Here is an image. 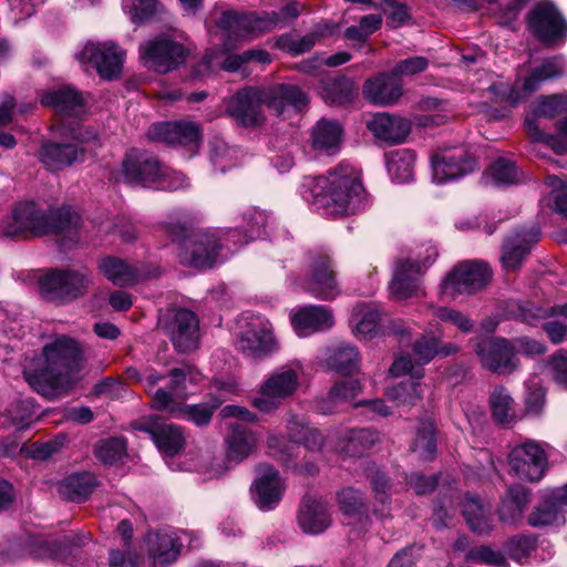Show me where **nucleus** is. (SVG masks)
I'll use <instances>...</instances> for the list:
<instances>
[{"label": "nucleus", "mask_w": 567, "mask_h": 567, "mask_svg": "<svg viewBox=\"0 0 567 567\" xmlns=\"http://www.w3.org/2000/svg\"><path fill=\"white\" fill-rule=\"evenodd\" d=\"M301 195L328 218L354 215L369 204L360 169L340 163L323 176L305 177Z\"/></svg>", "instance_id": "obj_1"}, {"label": "nucleus", "mask_w": 567, "mask_h": 567, "mask_svg": "<svg viewBox=\"0 0 567 567\" xmlns=\"http://www.w3.org/2000/svg\"><path fill=\"white\" fill-rule=\"evenodd\" d=\"M159 227L173 241L179 243L177 257L184 266L210 268L218 261L223 249L235 250L230 238L237 236L236 229L192 231L190 223L182 212L171 214Z\"/></svg>", "instance_id": "obj_2"}, {"label": "nucleus", "mask_w": 567, "mask_h": 567, "mask_svg": "<svg viewBox=\"0 0 567 567\" xmlns=\"http://www.w3.org/2000/svg\"><path fill=\"white\" fill-rule=\"evenodd\" d=\"M169 377L171 381L167 388H159L154 392L152 406L176 417L189 420L199 426L210 422L214 411L227 399V394H235L239 391L238 384L234 381H216L218 398H214L212 404L186 405L184 404L187 398L185 383L187 380L196 383L200 379V374L190 367H184L173 369Z\"/></svg>", "instance_id": "obj_3"}, {"label": "nucleus", "mask_w": 567, "mask_h": 567, "mask_svg": "<svg viewBox=\"0 0 567 567\" xmlns=\"http://www.w3.org/2000/svg\"><path fill=\"white\" fill-rule=\"evenodd\" d=\"M43 362L34 371H25V381L39 393L53 395L69 384L79 370L82 350L79 342L68 336H56L42 350Z\"/></svg>", "instance_id": "obj_4"}, {"label": "nucleus", "mask_w": 567, "mask_h": 567, "mask_svg": "<svg viewBox=\"0 0 567 567\" xmlns=\"http://www.w3.org/2000/svg\"><path fill=\"white\" fill-rule=\"evenodd\" d=\"M81 224L80 215L69 207L43 210L35 203H19L11 215L0 221V237H39L70 233Z\"/></svg>", "instance_id": "obj_5"}, {"label": "nucleus", "mask_w": 567, "mask_h": 567, "mask_svg": "<svg viewBox=\"0 0 567 567\" xmlns=\"http://www.w3.org/2000/svg\"><path fill=\"white\" fill-rule=\"evenodd\" d=\"M217 27L225 33L221 51L227 53L236 48L235 41L252 39L278 27V16L272 12L223 11L216 20Z\"/></svg>", "instance_id": "obj_6"}, {"label": "nucleus", "mask_w": 567, "mask_h": 567, "mask_svg": "<svg viewBox=\"0 0 567 567\" xmlns=\"http://www.w3.org/2000/svg\"><path fill=\"white\" fill-rule=\"evenodd\" d=\"M91 285V272L84 267L51 269L41 277L39 282L40 292L44 299L62 305L85 296Z\"/></svg>", "instance_id": "obj_7"}, {"label": "nucleus", "mask_w": 567, "mask_h": 567, "mask_svg": "<svg viewBox=\"0 0 567 567\" xmlns=\"http://www.w3.org/2000/svg\"><path fill=\"white\" fill-rule=\"evenodd\" d=\"M436 248L426 244L420 247L412 256L400 259L390 282L391 295L404 300L421 293V277L423 269L431 266L437 257Z\"/></svg>", "instance_id": "obj_8"}, {"label": "nucleus", "mask_w": 567, "mask_h": 567, "mask_svg": "<svg viewBox=\"0 0 567 567\" xmlns=\"http://www.w3.org/2000/svg\"><path fill=\"white\" fill-rule=\"evenodd\" d=\"M563 72L564 64L561 59H548L539 66L534 68L524 80L518 79L512 87L498 83L491 85L488 91L495 95V102H506L511 106H514L527 95L536 92L544 82L559 78Z\"/></svg>", "instance_id": "obj_9"}, {"label": "nucleus", "mask_w": 567, "mask_h": 567, "mask_svg": "<svg viewBox=\"0 0 567 567\" xmlns=\"http://www.w3.org/2000/svg\"><path fill=\"white\" fill-rule=\"evenodd\" d=\"M307 277L298 284L300 289L321 300H332L340 295V287L331 257L324 251H310L306 256Z\"/></svg>", "instance_id": "obj_10"}, {"label": "nucleus", "mask_w": 567, "mask_h": 567, "mask_svg": "<svg viewBox=\"0 0 567 567\" xmlns=\"http://www.w3.org/2000/svg\"><path fill=\"white\" fill-rule=\"evenodd\" d=\"M457 350L453 343H442L435 337L421 336L413 343L415 360L409 353L399 355L392 363L390 373L395 378L410 375L412 379L421 380L424 377L423 365L436 355L447 357Z\"/></svg>", "instance_id": "obj_11"}, {"label": "nucleus", "mask_w": 567, "mask_h": 567, "mask_svg": "<svg viewBox=\"0 0 567 567\" xmlns=\"http://www.w3.org/2000/svg\"><path fill=\"white\" fill-rule=\"evenodd\" d=\"M492 276L491 267L484 261L466 260L458 262L442 280L440 293L449 298H455L463 293H475L488 285Z\"/></svg>", "instance_id": "obj_12"}, {"label": "nucleus", "mask_w": 567, "mask_h": 567, "mask_svg": "<svg viewBox=\"0 0 567 567\" xmlns=\"http://www.w3.org/2000/svg\"><path fill=\"white\" fill-rule=\"evenodd\" d=\"M190 49L168 35L151 39L140 47L144 65L159 73L178 69L189 55Z\"/></svg>", "instance_id": "obj_13"}, {"label": "nucleus", "mask_w": 567, "mask_h": 567, "mask_svg": "<svg viewBox=\"0 0 567 567\" xmlns=\"http://www.w3.org/2000/svg\"><path fill=\"white\" fill-rule=\"evenodd\" d=\"M299 386L298 372L291 368L282 367L274 371L260 384L252 405L264 413L276 411L284 400L291 396Z\"/></svg>", "instance_id": "obj_14"}, {"label": "nucleus", "mask_w": 567, "mask_h": 567, "mask_svg": "<svg viewBox=\"0 0 567 567\" xmlns=\"http://www.w3.org/2000/svg\"><path fill=\"white\" fill-rule=\"evenodd\" d=\"M158 327L169 337L178 352H189L197 348L198 319L186 309H178L163 315Z\"/></svg>", "instance_id": "obj_15"}, {"label": "nucleus", "mask_w": 567, "mask_h": 567, "mask_svg": "<svg viewBox=\"0 0 567 567\" xmlns=\"http://www.w3.org/2000/svg\"><path fill=\"white\" fill-rule=\"evenodd\" d=\"M527 27L543 43L554 44L567 37V22L549 1L538 2L527 16Z\"/></svg>", "instance_id": "obj_16"}, {"label": "nucleus", "mask_w": 567, "mask_h": 567, "mask_svg": "<svg viewBox=\"0 0 567 567\" xmlns=\"http://www.w3.org/2000/svg\"><path fill=\"white\" fill-rule=\"evenodd\" d=\"M165 175V165L155 156L146 152H130L122 162V168L116 181L127 184L150 187L157 186V182Z\"/></svg>", "instance_id": "obj_17"}, {"label": "nucleus", "mask_w": 567, "mask_h": 567, "mask_svg": "<svg viewBox=\"0 0 567 567\" xmlns=\"http://www.w3.org/2000/svg\"><path fill=\"white\" fill-rule=\"evenodd\" d=\"M230 433L226 439V460L213 458L206 470L209 478H216L229 471L230 464H238L246 460L255 450L257 437L254 432L246 427L231 424Z\"/></svg>", "instance_id": "obj_18"}, {"label": "nucleus", "mask_w": 567, "mask_h": 567, "mask_svg": "<svg viewBox=\"0 0 567 567\" xmlns=\"http://www.w3.org/2000/svg\"><path fill=\"white\" fill-rule=\"evenodd\" d=\"M508 463L518 478L538 482L544 476L547 456L539 443L527 440L513 447L508 455Z\"/></svg>", "instance_id": "obj_19"}, {"label": "nucleus", "mask_w": 567, "mask_h": 567, "mask_svg": "<svg viewBox=\"0 0 567 567\" xmlns=\"http://www.w3.org/2000/svg\"><path fill=\"white\" fill-rule=\"evenodd\" d=\"M261 87L247 86L226 100V113L245 127L260 125L264 120Z\"/></svg>", "instance_id": "obj_20"}, {"label": "nucleus", "mask_w": 567, "mask_h": 567, "mask_svg": "<svg viewBox=\"0 0 567 567\" xmlns=\"http://www.w3.org/2000/svg\"><path fill=\"white\" fill-rule=\"evenodd\" d=\"M483 368L497 374H511L518 367L515 349L506 339H483L475 344Z\"/></svg>", "instance_id": "obj_21"}, {"label": "nucleus", "mask_w": 567, "mask_h": 567, "mask_svg": "<svg viewBox=\"0 0 567 567\" xmlns=\"http://www.w3.org/2000/svg\"><path fill=\"white\" fill-rule=\"evenodd\" d=\"M125 51L113 42L87 43L78 54L82 62H92L104 80L117 78L123 68Z\"/></svg>", "instance_id": "obj_22"}, {"label": "nucleus", "mask_w": 567, "mask_h": 567, "mask_svg": "<svg viewBox=\"0 0 567 567\" xmlns=\"http://www.w3.org/2000/svg\"><path fill=\"white\" fill-rule=\"evenodd\" d=\"M567 110V97L563 95L542 96L534 107L533 115L527 116L525 126L528 136L536 142H545L550 145L557 153H564L566 145L558 143L553 135L544 134L536 123L538 117L553 118Z\"/></svg>", "instance_id": "obj_23"}, {"label": "nucleus", "mask_w": 567, "mask_h": 567, "mask_svg": "<svg viewBox=\"0 0 567 567\" xmlns=\"http://www.w3.org/2000/svg\"><path fill=\"white\" fill-rule=\"evenodd\" d=\"M146 136L154 142L198 147L202 143L200 126L190 121L161 122L151 125Z\"/></svg>", "instance_id": "obj_24"}, {"label": "nucleus", "mask_w": 567, "mask_h": 567, "mask_svg": "<svg viewBox=\"0 0 567 567\" xmlns=\"http://www.w3.org/2000/svg\"><path fill=\"white\" fill-rule=\"evenodd\" d=\"M134 429L152 436L158 451L166 456L176 455L185 444V435L179 425L163 422L151 416L134 423Z\"/></svg>", "instance_id": "obj_25"}, {"label": "nucleus", "mask_w": 567, "mask_h": 567, "mask_svg": "<svg viewBox=\"0 0 567 567\" xmlns=\"http://www.w3.org/2000/svg\"><path fill=\"white\" fill-rule=\"evenodd\" d=\"M238 347L248 357H261L277 350V341L271 323L262 318H254L240 333Z\"/></svg>", "instance_id": "obj_26"}, {"label": "nucleus", "mask_w": 567, "mask_h": 567, "mask_svg": "<svg viewBox=\"0 0 567 567\" xmlns=\"http://www.w3.org/2000/svg\"><path fill=\"white\" fill-rule=\"evenodd\" d=\"M261 90L265 106L278 116H286L290 110L301 111L309 102L308 95L293 84H274Z\"/></svg>", "instance_id": "obj_27"}, {"label": "nucleus", "mask_w": 567, "mask_h": 567, "mask_svg": "<svg viewBox=\"0 0 567 567\" xmlns=\"http://www.w3.org/2000/svg\"><path fill=\"white\" fill-rule=\"evenodd\" d=\"M540 230L537 226L522 228L507 238L503 245L502 264L505 270H516L520 267L532 246L539 240Z\"/></svg>", "instance_id": "obj_28"}, {"label": "nucleus", "mask_w": 567, "mask_h": 567, "mask_svg": "<svg viewBox=\"0 0 567 567\" xmlns=\"http://www.w3.org/2000/svg\"><path fill=\"white\" fill-rule=\"evenodd\" d=\"M333 324V313L331 309L324 306H305L291 317V326L299 337H308L329 330Z\"/></svg>", "instance_id": "obj_29"}, {"label": "nucleus", "mask_w": 567, "mask_h": 567, "mask_svg": "<svg viewBox=\"0 0 567 567\" xmlns=\"http://www.w3.org/2000/svg\"><path fill=\"white\" fill-rule=\"evenodd\" d=\"M282 482L278 472L268 464H260L254 483L255 502L260 509L272 508L281 498Z\"/></svg>", "instance_id": "obj_30"}, {"label": "nucleus", "mask_w": 567, "mask_h": 567, "mask_svg": "<svg viewBox=\"0 0 567 567\" xmlns=\"http://www.w3.org/2000/svg\"><path fill=\"white\" fill-rule=\"evenodd\" d=\"M363 95L374 105H392L401 97L402 85L392 72L381 73L365 81Z\"/></svg>", "instance_id": "obj_31"}, {"label": "nucleus", "mask_w": 567, "mask_h": 567, "mask_svg": "<svg viewBox=\"0 0 567 567\" xmlns=\"http://www.w3.org/2000/svg\"><path fill=\"white\" fill-rule=\"evenodd\" d=\"M146 547L150 556L153 558L155 567H165L174 563L182 547L179 537L172 530H161L147 534Z\"/></svg>", "instance_id": "obj_32"}, {"label": "nucleus", "mask_w": 567, "mask_h": 567, "mask_svg": "<svg viewBox=\"0 0 567 567\" xmlns=\"http://www.w3.org/2000/svg\"><path fill=\"white\" fill-rule=\"evenodd\" d=\"M476 168L474 158L466 154L436 155L432 159L433 179L443 184L472 173Z\"/></svg>", "instance_id": "obj_33"}, {"label": "nucleus", "mask_w": 567, "mask_h": 567, "mask_svg": "<svg viewBox=\"0 0 567 567\" xmlns=\"http://www.w3.org/2000/svg\"><path fill=\"white\" fill-rule=\"evenodd\" d=\"M380 441L373 429H347L337 433L336 451L348 456H362Z\"/></svg>", "instance_id": "obj_34"}, {"label": "nucleus", "mask_w": 567, "mask_h": 567, "mask_svg": "<svg viewBox=\"0 0 567 567\" xmlns=\"http://www.w3.org/2000/svg\"><path fill=\"white\" fill-rule=\"evenodd\" d=\"M367 126L377 138L390 143L404 142L411 132L410 121L388 113L375 114Z\"/></svg>", "instance_id": "obj_35"}, {"label": "nucleus", "mask_w": 567, "mask_h": 567, "mask_svg": "<svg viewBox=\"0 0 567 567\" xmlns=\"http://www.w3.org/2000/svg\"><path fill=\"white\" fill-rule=\"evenodd\" d=\"M84 150L76 144L45 143L39 151V159L51 171H59L82 161Z\"/></svg>", "instance_id": "obj_36"}, {"label": "nucleus", "mask_w": 567, "mask_h": 567, "mask_svg": "<svg viewBox=\"0 0 567 567\" xmlns=\"http://www.w3.org/2000/svg\"><path fill=\"white\" fill-rule=\"evenodd\" d=\"M382 312L379 306L358 303L350 319L352 332L358 338L373 339L381 330Z\"/></svg>", "instance_id": "obj_37"}, {"label": "nucleus", "mask_w": 567, "mask_h": 567, "mask_svg": "<svg viewBox=\"0 0 567 567\" xmlns=\"http://www.w3.org/2000/svg\"><path fill=\"white\" fill-rule=\"evenodd\" d=\"M300 528L308 534L324 532L330 523V513L327 504L316 498H305L298 514Z\"/></svg>", "instance_id": "obj_38"}, {"label": "nucleus", "mask_w": 567, "mask_h": 567, "mask_svg": "<svg viewBox=\"0 0 567 567\" xmlns=\"http://www.w3.org/2000/svg\"><path fill=\"white\" fill-rule=\"evenodd\" d=\"M530 502L529 491L523 485L509 486L501 498L498 508L499 519L507 524H516Z\"/></svg>", "instance_id": "obj_39"}, {"label": "nucleus", "mask_w": 567, "mask_h": 567, "mask_svg": "<svg viewBox=\"0 0 567 567\" xmlns=\"http://www.w3.org/2000/svg\"><path fill=\"white\" fill-rule=\"evenodd\" d=\"M41 103L63 114H78L84 107L82 94L70 85H62L48 91L42 95Z\"/></svg>", "instance_id": "obj_40"}, {"label": "nucleus", "mask_w": 567, "mask_h": 567, "mask_svg": "<svg viewBox=\"0 0 567 567\" xmlns=\"http://www.w3.org/2000/svg\"><path fill=\"white\" fill-rule=\"evenodd\" d=\"M342 134L338 122L322 118L312 128V147L328 155L336 154L342 142Z\"/></svg>", "instance_id": "obj_41"}, {"label": "nucleus", "mask_w": 567, "mask_h": 567, "mask_svg": "<svg viewBox=\"0 0 567 567\" xmlns=\"http://www.w3.org/2000/svg\"><path fill=\"white\" fill-rule=\"evenodd\" d=\"M527 522L530 526L540 528L547 526H561L565 524L566 518L564 508L555 499L550 493L546 495L530 512L527 517Z\"/></svg>", "instance_id": "obj_42"}, {"label": "nucleus", "mask_w": 567, "mask_h": 567, "mask_svg": "<svg viewBox=\"0 0 567 567\" xmlns=\"http://www.w3.org/2000/svg\"><path fill=\"white\" fill-rule=\"evenodd\" d=\"M508 312L526 323L535 324L537 321L548 317L560 316L567 319V303L547 310L530 301L512 300L508 303Z\"/></svg>", "instance_id": "obj_43"}, {"label": "nucleus", "mask_w": 567, "mask_h": 567, "mask_svg": "<svg viewBox=\"0 0 567 567\" xmlns=\"http://www.w3.org/2000/svg\"><path fill=\"white\" fill-rule=\"evenodd\" d=\"M99 269L110 281L118 287L133 285L142 277L134 266L112 256L102 258Z\"/></svg>", "instance_id": "obj_44"}, {"label": "nucleus", "mask_w": 567, "mask_h": 567, "mask_svg": "<svg viewBox=\"0 0 567 567\" xmlns=\"http://www.w3.org/2000/svg\"><path fill=\"white\" fill-rule=\"evenodd\" d=\"M463 515L470 528L474 533L484 535L492 530L493 525L489 507H486L480 497H465L463 503Z\"/></svg>", "instance_id": "obj_45"}, {"label": "nucleus", "mask_w": 567, "mask_h": 567, "mask_svg": "<svg viewBox=\"0 0 567 567\" xmlns=\"http://www.w3.org/2000/svg\"><path fill=\"white\" fill-rule=\"evenodd\" d=\"M360 353L355 346L341 342L337 344L327 359L331 370L342 374H353L360 369Z\"/></svg>", "instance_id": "obj_46"}, {"label": "nucleus", "mask_w": 567, "mask_h": 567, "mask_svg": "<svg viewBox=\"0 0 567 567\" xmlns=\"http://www.w3.org/2000/svg\"><path fill=\"white\" fill-rule=\"evenodd\" d=\"M362 392V386L357 380H344L337 382L328 392L321 403V411L324 414L334 413L339 405L351 402Z\"/></svg>", "instance_id": "obj_47"}, {"label": "nucleus", "mask_w": 567, "mask_h": 567, "mask_svg": "<svg viewBox=\"0 0 567 567\" xmlns=\"http://www.w3.org/2000/svg\"><path fill=\"white\" fill-rule=\"evenodd\" d=\"M367 480L371 485L374 499L380 504V508L374 509V514L383 519L390 516L391 503V483L385 474L378 467H369L367 470Z\"/></svg>", "instance_id": "obj_48"}, {"label": "nucleus", "mask_w": 567, "mask_h": 567, "mask_svg": "<svg viewBox=\"0 0 567 567\" xmlns=\"http://www.w3.org/2000/svg\"><path fill=\"white\" fill-rule=\"evenodd\" d=\"M95 477L90 473L73 474L59 484L60 495L71 502H83L92 493Z\"/></svg>", "instance_id": "obj_49"}, {"label": "nucleus", "mask_w": 567, "mask_h": 567, "mask_svg": "<svg viewBox=\"0 0 567 567\" xmlns=\"http://www.w3.org/2000/svg\"><path fill=\"white\" fill-rule=\"evenodd\" d=\"M243 220L245 228V235L241 237L239 230H237V236L230 238V241L233 243V247L236 249L238 246L247 244L249 240L260 237L264 234V228L268 224V215L258 210L255 207H250L245 210L243 214Z\"/></svg>", "instance_id": "obj_50"}, {"label": "nucleus", "mask_w": 567, "mask_h": 567, "mask_svg": "<svg viewBox=\"0 0 567 567\" xmlns=\"http://www.w3.org/2000/svg\"><path fill=\"white\" fill-rule=\"evenodd\" d=\"M355 95V85L348 78L329 80L322 84L321 96L327 103L346 105L351 103Z\"/></svg>", "instance_id": "obj_51"}, {"label": "nucleus", "mask_w": 567, "mask_h": 567, "mask_svg": "<svg viewBox=\"0 0 567 567\" xmlns=\"http://www.w3.org/2000/svg\"><path fill=\"white\" fill-rule=\"evenodd\" d=\"M415 154L411 150L393 152L386 161L388 173L398 183H408L413 178Z\"/></svg>", "instance_id": "obj_52"}, {"label": "nucleus", "mask_w": 567, "mask_h": 567, "mask_svg": "<svg viewBox=\"0 0 567 567\" xmlns=\"http://www.w3.org/2000/svg\"><path fill=\"white\" fill-rule=\"evenodd\" d=\"M423 393L424 389L420 380L411 378L410 381L389 388L385 396L398 406H412L422 400Z\"/></svg>", "instance_id": "obj_53"}, {"label": "nucleus", "mask_w": 567, "mask_h": 567, "mask_svg": "<svg viewBox=\"0 0 567 567\" xmlns=\"http://www.w3.org/2000/svg\"><path fill=\"white\" fill-rule=\"evenodd\" d=\"M411 451L417 458L430 461L436 453V439L433 422L423 420L416 430L415 439L411 445Z\"/></svg>", "instance_id": "obj_54"}, {"label": "nucleus", "mask_w": 567, "mask_h": 567, "mask_svg": "<svg viewBox=\"0 0 567 567\" xmlns=\"http://www.w3.org/2000/svg\"><path fill=\"white\" fill-rule=\"evenodd\" d=\"M489 404L493 417L497 423L511 425L514 422V400L505 388L499 386L492 392Z\"/></svg>", "instance_id": "obj_55"}, {"label": "nucleus", "mask_w": 567, "mask_h": 567, "mask_svg": "<svg viewBox=\"0 0 567 567\" xmlns=\"http://www.w3.org/2000/svg\"><path fill=\"white\" fill-rule=\"evenodd\" d=\"M209 154L214 167L225 172L237 164L240 152L230 147L224 140L214 138L209 143Z\"/></svg>", "instance_id": "obj_56"}, {"label": "nucleus", "mask_w": 567, "mask_h": 567, "mask_svg": "<svg viewBox=\"0 0 567 567\" xmlns=\"http://www.w3.org/2000/svg\"><path fill=\"white\" fill-rule=\"evenodd\" d=\"M123 9L133 22H144L158 14L163 7L158 0H123Z\"/></svg>", "instance_id": "obj_57"}, {"label": "nucleus", "mask_w": 567, "mask_h": 567, "mask_svg": "<svg viewBox=\"0 0 567 567\" xmlns=\"http://www.w3.org/2000/svg\"><path fill=\"white\" fill-rule=\"evenodd\" d=\"M95 455L104 464H116L126 455V442L118 437L102 440L95 447Z\"/></svg>", "instance_id": "obj_58"}, {"label": "nucleus", "mask_w": 567, "mask_h": 567, "mask_svg": "<svg viewBox=\"0 0 567 567\" xmlns=\"http://www.w3.org/2000/svg\"><path fill=\"white\" fill-rule=\"evenodd\" d=\"M426 311L431 312L435 318L443 322H450L464 333H468L473 329V322L471 319L455 309L427 305Z\"/></svg>", "instance_id": "obj_59"}, {"label": "nucleus", "mask_w": 567, "mask_h": 567, "mask_svg": "<svg viewBox=\"0 0 567 567\" xmlns=\"http://www.w3.org/2000/svg\"><path fill=\"white\" fill-rule=\"evenodd\" d=\"M493 184L497 186L511 185L519 182L518 172L513 162L499 158L493 163L487 172Z\"/></svg>", "instance_id": "obj_60"}, {"label": "nucleus", "mask_w": 567, "mask_h": 567, "mask_svg": "<svg viewBox=\"0 0 567 567\" xmlns=\"http://www.w3.org/2000/svg\"><path fill=\"white\" fill-rule=\"evenodd\" d=\"M340 509L347 516H355L365 513L367 507L363 494L352 487L343 488L338 494Z\"/></svg>", "instance_id": "obj_61"}, {"label": "nucleus", "mask_w": 567, "mask_h": 567, "mask_svg": "<svg viewBox=\"0 0 567 567\" xmlns=\"http://www.w3.org/2000/svg\"><path fill=\"white\" fill-rule=\"evenodd\" d=\"M320 37V33L311 32L298 40H295L291 35L284 34L278 39L277 47L281 50L288 51L292 55H298L310 51Z\"/></svg>", "instance_id": "obj_62"}, {"label": "nucleus", "mask_w": 567, "mask_h": 567, "mask_svg": "<svg viewBox=\"0 0 567 567\" xmlns=\"http://www.w3.org/2000/svg\"><path fill=\"white\" fill-rule=\"evenodd\" d=\"M34 414L33 403L28 399L13 402L8 409V415L18 429L25 427Z\"/></svg>", "instance_id": "obj_63"}, {"label": "nucleus", "mask_w": 567, "mask_h": 567, "mask_svg": "<svg viewBox=\"0 0 567 567\" xmlns=\"http://www.w3.org/2000/svg\"><path fill=\"white\" fill-rule=\"evenodd\" d=\"M429 66V61L424 56H412L399 61L392 69L393 75L398 76H412L425 71Z\"/></svg>", "instance_id": "obj_64"}]
</instances>
